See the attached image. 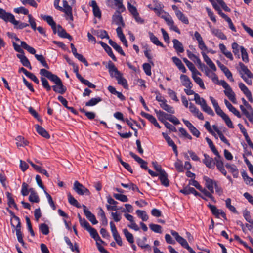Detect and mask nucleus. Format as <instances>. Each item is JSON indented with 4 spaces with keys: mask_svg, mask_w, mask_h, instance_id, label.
Listing matches in <instances>:
<instances>
[{
    "mask_svg": "<svg viewBox=\"0 0 253 253\" xmlns=\"http://www.w3.org/2000/svg\"><path fill=\"white\" fill-rule=\"evenodd\" d=\"M40 74L42 76L46 77L50 81L53 82L56 85L52 86L53 90L57 93L63 94L66 91V87L63 84L61 80L56 75L45 69H41Z\"/></svg>",
    "mask_w": 253,
    "mask_h": 253,
    "instance_id": "obj_1",
    "label": "nucleus"
},
{
    "mask_svg": "<svg viewBox=\"0 0 253 253\" xmlns=\"http://www.w3.org/2000/svg\"><path fill=\"white\" fill-rule=\"evenodd\" d=\"M6 210L12 216L10 220V224L13 228L12 231L14 232V231H15L18 242L20 243L23 246H24L25 243L23 239V234L21 231V224L20 218L18 216H16L14 213L9 210L8 208H7Z\"/></svg>",
    "mask_w": 253,
    "mask_h": 253,
    "instance_id": "obj_2",
    "label": "nucleus"
},
{
    "mask_svg": "<svg viewBox=\"0 0 253 253\" xmlns=\"http://www.w3.org/2000/svg\"><path fill=\"white\" fill-rule=\"evenodd\" d=\"M160 17L163 19L168 26H169L170 30H173L178 34H180V31L177 27L174 25V21L173 20L171 16L168 13L164 10L161 13Z\"/></svg>",
    "mask_w": 253,
    "mask_h": 253,
    "instance_id": "obj_3",
    "label": "nucleus"
},
{
    "mask_svg": "<svg viewBox=\"0 0 253 253\" xmlns=\"http://www.w3.org/2000/svg\"><path fill=\"white\" fill-rule=\"evenodd\" d=\"M73 189L80 195H89L90 194L89 190L78 181L74 182Z\"/></svg>",
    "mask_w": 253,
    "mask_h": 253,
    "instance_id": "obj_4",
    "label": "nucleus"
},
{
    "mask_svg": "<svg viewBox=\"0 0 253 253\" xmlns=\"http://www.w3.org/2000/svg\"><path fill=\"white\" fill-rule=\"evenodd\" d=\"M194 37L198 42V47L201 50L204 52L205 51H207L208 52H210L212 54H214L215 53V51L212 49H210L208 50L207 47L205 45L204 42L203 40L202 37L198 32L196 31L195 32Z\"/></svg>",
    "mask_w": 253,
    "mask_h": 253,
    "instance_id": "obj_5",
    "label": "nucleus"
},
{
    "mask_svg": "<svg viewBox=\"0 0 253 253\" xmlns=\"http://www.w3.org/2000/svg\"><path fill=\"white\" fill-rule=\"evenodd\" d=\"M0 18L6 22H9L12 24H13V22H16L15 21V17L12 14L7 12L5 10L1 8H0Z\"/></svg>",
    "mask_w": 253,
    "mask_h": 253,
    "instance_id": "obj_6",
    "label": "nucleus"
},
{
    "mask_svg": "<svg viewBox=\"0 0 253 253\" xmlns=\"http://www.w3.org/2000/svg\"><path fill=\"white\" fill-rule=\"evenodd\" d=\"M110 225L111 231L114 240L119 246H122L123 244L122 239L117 230L115 224L112 221H111L110 222Z\"/></svg>",
    "mask_w": 253,
    "mask_h": 253,
    "instance_id": "obj_7",
    "label": "nucleus"
},
{
    "mask_svg": "<svg viewBox=\"0 0 253 253\" xmlns=\"http://www.w3.org/2000/svg\"><path fill=\"white\" fill-rule=\"evenodd\" d=\"M182 121L194 136L197 138L199 137L200 131L189 121L183 119Z\"/></svg>",
    "mask_w": 253,
    "mask_h": 253,
    "instance_id": "obj_8",
    "label": "nucleus"
},
{
    "mask_svg": "<svg viewBox=\"0 0 253 253\" xmlns=\"http://www.w3.org/2000/svg\"><path fill=\"white\" fill-rule=\"evenodd\" d=\"M63 4L64 8H62V10L61 11L64 12L68 16L66 18L67 19H69L72 21L73 20V17L72 15V7L69 5L68 2L66 0H63Z\"/></svg>",
    "mask_w": 253,
    "mask_h": 253,
    "instance_id": "obj_9",
    "label": "nucleus"
},
{
    "mask_svg": "<svg viewBox=\"0 0 253 253\" xmlns=\"http://www.w3.org/2000/svg\"><path fill=\"white\" fill-rule=\"evenodd\" d=\"M239 87L243 93L245 95L249 101L251 102H253V98L252 93L248 88L242 82L238 84Z\"/></svg>",
    "mask_w": 253,
    "mask_h": 253,
    "instance_id": "obj_10",
    "label": "nucleus"
},
{
    "mask_svg": "<svg viewBox=\"0 0 253 253\" xmlns=\"http://www.w3.org/2000/svg\"><path fill=\"white\" fill-rule=\"evenodd\" d=\"M40 16L51 27L53 33L55 34L56 33V25L52 17L43 14H41Z\"/></svg>",
    "mask_w": 253,
    "mask_h": 253,
    "instance_id": "obj_11",
    "label": "nucleus"
},
{
    "mask_svg": "<svg viewBox=\"0 0 253 253\" xmlns=\"http://www.w3.org/2000/svg\"><path fill=\"white\" fill-rule=\"evenodd\" d=\"M208 207L211 210L212 213L216 217L219 218V216L221 215L223 218L226 217V214L223 211L218 210L215 206L209 204Z\"/></svg>",
    "mask_w": 253,
    "mask_h": 253,
    "instance_id": "obj_12",
    "label": "nucleus"
},
{
    "mask_svg": "<svg viewBox=\"0 0 253 253\" xmlns=\"http://www.w3.org/2000/svg\"><path fill=\"white\" fill-rule=\"evenodd\" d=\"M83 207L84 208V212L86 218L92 223V224H96L98 223V221L96 220L95 215L87 209V208L85 205H83Z\"/></svg>",
    "mask_w": 253,
    "mask_h": 253,
    "instance_id": "obj_13",
    "label": "nucleus"
},
{
    "mask_svg": "<svg viewBox=\"0 0 253 253\" xmlns=\"http://www.w3.org/2000/svg\"><path fill=\"white\" fill-rule=\"evenodd\" d=\"M204 159L203 160V163L207 167L210 169H213L215 165L214 160L207 154H204Z\"/></svg>",
    "mask_w": 253,
    "mask_h": 253,
    "instance_id": "obj_14",
    "label": "nucleus"
},
{
    "mask_svg": "<svg viewBox=\"0 0 253 253\" xmlns=\"http://www.w3.org/2000/svg\"><path fill=\"white\" fill-rule=\"evenodd\" d=\"M180 79L182 84L187 88L191 89L193 84L189 78L186 75L182 74L180 75Z\"/></svg>",
    "mask_w": 253,
    "mask_h": 253,
    "instance_id": "obj_15",
    "label": "nucleus"
},
{
    "mask_svg": "<svg viewBox=\"0 0 253 253\" xmlns=\"http://www.w3.org/2000/svg\"><path fill=\"white\" fill-rule=\"evenodd\" d=\"M116 71L117 73L116 79L118 83L122 85L125 88H127L128 87L127 81L123 77L122 73L118 70H116Z\"/></svg>",
    "mask_w": 253,
    "mask_h": 253,
    "instance_id": "obj_16",
    "label": "nucleus"
},
{
    "mask_svg": "<svg viewBox=\"0 0 253 253\" xmlns=\"http://www.w3.org/2000/svg\"><path fill=\"white\" fill-rule=\"evenodd\" d=\"M155 112L156 113L159 120L163 124L164 122H167L166 121V120H168V118H169L170 116V115H169L163 111L158 110L157 109H155Z\"/></svg>",
    "mask_w": 253,
    "mask_h": 253,
    "instance_id": "obj_17",
    "label": "nucleus"
},
{
    "mask_svg": "<svg viewBox=\"0 0 253 253\" xmlns=\"http://www.w3.org/2000/svg\"><path fill=\"white\" fill-rule=\"evenodd\" d=\"M202 56L203 57L204 61L207 63V64L209 66V67L213 71H215L216 70V67L212 60L206 54L205 52L202 51L201 52Z\"/></svg>",
    "mask_w": 253,
    "mask_h": 253,
    "instance_id": "obj_18",
    "label": "nucleus"
},
{
    "mask_svg": "<svg viewBox=\"0 0 253 253\" xmlns=\"http://www.w3.org/2000/svg\"><path fill=\"white\" fill-rule=\"evenodd\" d=\"M224 103L227 108L233 113L238 118H241V115L239 111L237 110L226 99H224Z\"/></svg>",
    "mask_w": 253,
    "mask_h": 253,
    "instance_id": "obj_19",
    "label": "nucleus"
},
{
    "mask_svg": "<svg viewBox=\"0 0 253 253\" xmlns=\"http://www.w3.org/2000/svg\"><path fill=\"white\" fill-rule=\"evenodd\" d=\"M35 127L38 134L46 139L50 138V135L49 133L42 126H39V125H35Z\"/></svg>",
    "mask_w": 253,
    "mask_h": 253,
    "instance_id": "obj_20",
    "label": "nucleus"
},
{
    "mask_svg": "<svg viewBox=\"0 0 253 253\" xmlns=\"http://www.w3.org/2000/svg\"><path fill=\"white\" fill-rule=\"evenodd\" d=\"M221 157L219 158L218 157L214 158V160L216 161V166L218 169L224 175L226 176L227 174L226 170L224 168L223 163L222 160L220 159Z\"/></svg>",
    "mask_w": 253,
    "mask_h": 253,
    "instance_id": "obj_21",
    "label": "nucleus"
},
{
    "mask_svg": "<svg viewBox=\"0 0 253 253\" xmlns=\"http://www.w3.org/2000/svg\"><path fill=\"white\" fill-rule=\"evenodd\" d=\"M159 179L161 181V184L168 187L169 186V180L168 178V174L165 171H162L161 173H159Z\"/></svg>",
    "mask_w": 253,
    "mask_h": 253,
    "instance_id": "obj_22",
    "label": "nucleus"
},
{
    "mask_svg": "<svg viewBox=\"0 0 253 253\" xmlns=\"http://www.w3.org/2000/svg\"><path fill=\"white\" fill-rule=\"evenodd\" d=\"M17 57L19 59L21 63L24 66L28 68L30 70L32 69V67L29 60L24 55V54H17Z\"/></svg>",
    "mask_w": 253,
    "mask_h": 253,
    "instance_id": "obj_23",
    "label": "nucleus"
},
{
    "mask_svg": "<svg viewBox=\"0 0 253 253\" xmlns=\"http://www.w3.org/2000/svg\"><path fill=\"white\" fill-rule=\"evenodd\" d=\"M58 28V35L59 37L63 38H67L70 41L72 40L71 36L66 32L65 29H64L62 26L60 25H57Z\"/></svg>",
    "mask_w": 253,
    "mask_h": 253,
    "instance_id": "obj_24",
    "label": "nucleus"
},
{
    "mask_svg": "<svg viewBox=\"0 0 253 253\" xmlns=\"http://www.w3.org/2000/svg\"><path fill=\"white\" fill-rule=\"evenodd\" d=\"M225 95L228 98V99L233 103H236V99L235 94L232 90L231 87L224 91Z\"/></svg>",
    "mask_w": 253,
    "mask_h": 253,
    "instance_id": "obj_25",
    "label": "nucleus"
},
{
    "mask_svg": "<svg viewBox=\"0 0 253 253\" xmlns=\"http://www.w3.org/2000/svg\"><path fill=\"white\" fill-rule=\"evenodd\" d=\"M112 20L116 24L119 26L121 25L123 27L125 26V23L123 21L122 16L120 13H117L115 12L112 17Z\"/></svg>",
    "mask_w": 253,
    "mask_h": 253,
    "instance_id": "obj_26",
    "label": "nucleus"
},
{
    "mask_svg": "<svg viewBox=\"0 0 253 253\" xmlns=\"http://www.w3.org/2000/svg\"><path fill=\"white\" fill-rule=\"evenodd\" d=\"M160 105L162 109L168 113L174 114L175 111L173 107L167 104V100L166 99H163V101H162V103H160Z\"/></svg>",
    "mask_w": 253,
    "mask_h": 253,
    "instance_id": "obj_27",
    "label": "nucleus"
},
{
    "mask_svg": "<svg viewBox=\"0 0 253 253\" xmlns=\"http://www.w3.org/2000/svg\"><path fill=\"white\" fill-rule=\"evenodd\" d=\"M183 61L185 63L188 69L191 71L192 74L194 73H196L198 75H201V74L197 70L194 64L189 61L187 58H183Z\"/></svg>",
    "mask_w": 253,
    "mask_h": 253,
    "instance_id": "obj_28",
    "label": "nucleus"
},
{
    "mask_svg": "<svg viewBox=\"0 0 253 253\" xmlns=\"http://www.w3.org/2000/svg\"><path fill=\"white\" fill-rule=\"evenodd\" d=\"M107 202L109 204L113 205L112 206L109 205H106V207L108 210L117 211L120 209L118 208L117 206H116V205L118 204V202L116 201H115L112 198H108Z\"/></svg>",
    "mask_w": 253,
    "mask_h": 253,
    "instance_id": "obj_29",
    "label": "nucleus"
},
{
    "mask_svg": "<svg viewBox=\"0 0 253 253\" xmlns=\"http://www.w3.org/2000/svg\"><path fill=\"white\" fill-rule=\"evenodd\" d=\"M212 127L214 129V131H216L218 135L220 140L225 143L228 146H230V143L228 141V140L226 139V138L224 136L222 132L218 129L217 126L215 125H213Z\"/></svg>",
    "mask_w": 253,
    "mask_h": 253,
    "instance_id": "obj_30",
    "label": "nucleus"
},
{
    "mask_svg": "<svg viewBox=\"0 0 253 253\" xmlns=\"http://www.w3.org/2000/svg\"><path fill=\"white\" fill-rule=\"evenodd\" d=\"M107 68L108 69L109 73L111 77H114L116 78L117 73L116 70L117 68L115 67L114 64L111 61L108 62Z\"/></svg>",
    "mask_w": 253,
    "mask_h": 253,
    "instance_id": "obj_31",
    "label": "nucleus"
},
{
    "mask_svg": "<svg viewBox=\"0 0 253 253\" xmlns=\"http://www.w3.org/2000/svg\"><path fill=\"white\" fill-rule=\"evenodd\" d=\"M211 33L218 38L222 40H226L227 37L219 29L214 28H211Z\"/></svg>",
    "mask_w": 253,
    "mask_h": 253,
    "instance_id": "obj_32",
    "label": "nucleus"
},
{
    "mask_svg": "<svg viewBox=\"0 0 253 253\" xmlns=\"http://www.w3.org/2000/svg\"><path fill=\"white\" fill-rule=\"evenodd\" d=\"M109 44L112 46L114 49L117 51L118 53H119L121 55L123 56H125V53L122 50L121 47L117 44V43H116L115 42L112 41L111 39L109 40Z\"/></svg>",
    "mask_w": 253,
    "mask_h": 253,
    "instance_id": "obj_33",
    "label": "nucleus"
},
{
    "mask_svg": "<svg viewBox=\"0 0 253 253\" xmlns=\"http://www.w3.org/2000/svg\"><path fill=\"white\" fill-rule=\"evenodd\" d=\"M173 47L178 53H183L184 51L182 44L177 39L172 41Z\"/></svg>",
    "mask_w": 253,
    "mask_h": 253,
    "instance_id": "obj_34",
    "label": "nucleus"
},
{
    "mask_svg": "<svg viewBox=\"0 0 253 253\" xmlns=\"http://www.w3.org/2000/svg\"><path fill=\"white\" fill-rule=\"evenodd\" d=\"M203 179L205 181V186L208 188V189L212 187H214L215 185L217 183L216 181L212 180L206 176H204Z\"/></svg>",
    "mask_w": 253,
    "mask_h": 253,
    "instance_id": "obj_35",
    "label": "nucleus"
},
{
    "mask_svg": "<svg viewBox=\"0 0 253 253\" xmlns=\"http://www.w3.org/2000/svg\"><path fill=\"white\" fill-rule=\"evenodd\" d=\"M90 233L92 238H93L97 242L99 241L101 242H103L99 237L97 231L91 226L87 230Z\"/></svg>",
    "mask_w": 253,
    "mask_h": 253,
    "instance_id": "obj_36",
    "label": "nucleus"
},
{
    "mask_svg": "<svg viewBox=\"0 0 253 253\" xmlns=\"http://www.w3.org/2000/svg\"><path fill=\"white\" fill-rule=\"evenodd\" d=\"M151 42L157 46H160L161 47H164L163 44L159 40L158 38L156 37L154 34L151 32L148 33Z\"/></svg>",
    "mask_w": 253,
    "mask_h": 253,
    "instance_id": "obj_37",
    "label": "nucleus"
},
{
    "mask_svg": "<svg viewBox=\"0 0 253 253\" xmlns=\"http://www.w3.org/2000/svg\"><path fill=\"white\" fill-rule=\"evenodd\" d=\"M201 108L203 111L207 113L208 114L212 116H214V113L213 111L210 106L207 105L206 100H203V104Z\"/></svg>",
    "mask_w": 253,
    "mask_h": 253,
    "instance_id": "obj_38",
    "label": "nucleus"
},
{
    "mask_svg": "<svg viewBox=\"0 0 253 253\" xmlns=\"http://www.w3.org/2000/svg\"><path fill=\"white\" fill-rule=\"evenodd\" d=\"M207 143L209 145V147L212 151V152L217 156L219 158H220V156L218 152V151L216 150L214 145L213 144L212 141L211 139L209 138L208 137H206L205 138Z\"/></svg>",
    "mask_w": 253,
    "mask_h": 253,
    "instance_id": "obj_39",
    "label": "nucleus"
},
{
    "mask_svg": "<svg viewBox=\"0 0 253 253\" xmlns=\"http://www.w3.org/2000/svg\"><path fill=\"white\" fill-rule=\"evenodd\" d=\"M212 5V3H218L223 8L224 10L227 12H230L231 9L229 8L226 4V3L224 2L223 0H209Z\"/></svg>",
    "mask_w": 253,
    "mask_h": 253,
    "instance_id": "obj_40",
    "label": "nucleus"
},
{
    "mask_svg": "<svg viewBox=\"0 0 253 253\" xmlns=\"http://www.w3.org/2000/svg\"><path fill=\"white\" fill-rule=\"evenodd\" d=\"M16 145L18 147H24L28 145V142L22 136H18L16 138Z\"/></svg>",
    "mask_w": 253,
    "mask_h": 253,
    "instance_id": "obj_41",
    "label": "nucleus"
},
{
    "mask_svg": "<svg viewBox=\"0 0 253 253\" xmlns=\"http://www.w3.org/2000/svg\"><path fill=\"white\" fill-rule=\"evenodd\" d=\"M64 239L66 243L69 246L70 248L73 252L76 251L78 253H79V247L77 243H75L74 245L73 246V244L72 243V242H71L70 240L68 237H65Z\"/></svg>",
    "mask_w": 253,
    "mask_h": 253,
    "instance_id": "obj_42",
    "label": "nucleus"
},
{
    "mask_svg": "<svg viewBox=\"0 0 253 253\" xmlns=\"http://www.w3.org/2000/svg\"><path fill=\"white\" fill-rule=\"evenodd\" d=\"M35 57L36 59L39 61L42 65L45 68L49 69V66L45 61V58L42 55L35 54Z\"/></svg>",
    "mask_w": 253,
    "mask_h": 253,
    "instance_id": "obj_43",
    "label": "nucleus"
},
{
    "mask_svg": "<svg viewBox=\"0 0 253 253\" xmlns=\"http://www.w3.org/2000/svg\"><path fill=\"white\" fill-rule=\"evenodd\" d=\"M197 73H194L192 74V77L194 81L200 87L204 89L205 88L204 82L203 80L199 77L196 76Z\"/></svg>",
    "mask_w": 253,
    "mask_h": 253,
    "instance_id": "obj_44",
    "label": "nucleus"
},
{
    "mask_svg": "<svg viewBox=\"0 0 253 253\" xmlns=\"http://www.w3.org/2000/svg\"><path fill=\"white\" fill-rule=\"evenodd\" d=\"M178 19L185 24H189V20L187 17L181 11L175 15Z\"/></svg>",
    "mask_w": 253,
    "mask_h": 253,
    "instance_id": "obj_45",
    "label": "nucleus"
},
{
    "mask_svg": "<svg viewBox=\"0 0 253 253\" xmlns=\"http://www.w3.org/2000/svg\"><path fill=\"white\" fill-rule=\"evenodd\" d=\"M102 101V98L97 97L96 98H91L88 102H86L85 103V106H93L97 104H98L99 102H101Z\"/></svg>",
    "mask_w": 253,
    "mask_h": 253,
    "instance_id": "obj_46",
    "label": "nucleus"
},
{
    "mask_svg": "<svg viewBox=\"0 0 253 253\" xmlns=\"http://www.w3.org/2000/svg\"><path fill=\"white\" fill-rule=\"evenodd\" d=\"M166 141H167L169 146H170L172 148V149L173 150L174 154L177 156L178 155V151H177V146L174 143V141L171 139V138L170 137H169V138L167 137Z\"/></svg>",
    "mask_w": 253,
    "mask_h": 253,
    "instance_id": "obj_47",
    "label": "nucleus"
},
{
    "mask_svg": "<svg viewBox=\"0 0 253 253\" xmlns=\"http://www.w3.org/2000/svg\"><path fill=\"white\" fill-rule=\"evenodd\" d=\"M21 42V46L23 47L24 49L27 50L30 53L32 54H36V50L32 47H31L29 45H28L25 42L20 41Z\"/></svg>",
    "mask_w": 253,
    "mask_h": 253,
    "instance_id": "obj_48",
    "label": "nucleus"
},
{
    "mask_svg": "<svg viewBox=\"0 0 253 253\" xmlns=\"http://www.w3.org/2000/svg\"><path fill=\"white\" fill-rule=\"evenodd\" d=\"M15 21L16 22H13L12 24H13L14 28L17 29H22L29 25L28 23L22 22L16 19H15Z\"/></svg>",
    "mask_w": 253,
    "mask_h": 253,
    "instance_id": "obj_49",
    "label": "nucleus"
},
{
    "mask_svg": "<svg viewBox=\"0 0 253 253\" xmlns=\"http://www.w3.org/2000/svg\"><path fill=\"white\" fill-rule=\"evenodd\" d=\"M123 232L128 242L131 244L134 243V238L133 235L130 233L127 229H124Z\"/></svg>",
    "mask_w": 253,
    "mask_h": 253,
    "instance_id": "obj_50",
    "label": "nucleus"
},
{
    "mask_svg": "<svg viewBox=\"0 0 253 253\" xmlns=\"http://www.w3.org/2000/svg\"><path fill=\"white\" fill-rule=\"evenodd\" d=\"M240 49L241 50L242 60L245 63H248L249 59L246 49L242 46L240 47Z\"/></svg>",
    "mask_w": 253,
    "mask_h": 253,
    "instance_id": "obj_51",
    "label": "nucleus"
},
{
    "mask_svg": "<svg viewBox=\"0 0 253 253\" xmlns=\"http://www.w3.org/2000/svg\"><path fill=\"white\" fill-rule=\"evenodd\" d=\"M136 213L138 216L140 217L143 221H146L148 219V216L144 211L137 210Z\"/></svg>",
    "mask_w": 253,
    "mask_h": 253,
    "instance_id": "obj_52",
    "label": "nucleus"
},
{
    "mask_svg": "<svg viewBox=\"0 0 253 253\" xmlns=\"http://www.w3.org/2000/svg\"><path fill=\"white\" fill-rule=\"evenodd\" d=\"M45 77L42 76L41 77V81L42 82V84L43 87L47 91H49L51 90V87L49 85L48 82L47 80L45 78Z\"/></svg>",
    "mask_w": 253,
    "mask_h": 253,
    "instance_id": "obj_53",
    "label": "nucleus"
},
{
    "mask_svg": "<svg viewBox=\"0 0 253 253\" xmlns=\"http://www.w3.org/2000/svg\"><path fill=\"white\" fill-rule=\"evenodd\" d=\"M141 115L148 119L153 124L157 121L156 118L151 114L145 113L143 111L141 112Z\"/></svg>",
    "mask_w": 253,
    "mask_h": 253,
    "instance_id": "obj_54",
    "label": "nucleus"
},
{
    "mask_svg": "<svg viewBox=\"0 0 253 253\" xmlns=\"http://www.w3.org/2000/svg\"><path fill=\"white\" fill-rule=\"evenodd\" d=\"M79 78L80 79L79 80L82 83L84 84L85 85L88 86V87L91 88H95L96 87V85L90 83L88 80L84 79L82 76H80Z\"/></svg>",
    "mask_w": 253,
    "mask_h": 253,
    "instance_id": "obj_55",
    "label": "nucleus"
},
{
    "mask_svg": "<svg viewBox=\"0 0 253 253\" xmlns=\"http://www.w3.org/2000/svg\"><path fill=\"white\" fill-rule=\"evenodd\" d=\"M39 229L43 235L49 234V230L48 226L45 223H42L39 226Z\"/></svg>",
    "mask_w": 253,
    "mask_h": 253,
    "instance_id": "obj_56",
    "label": "nucleus"
},
{
    "mask_svg": "<svg viewBox=\"0 0 253 253\" xmlns=\"http://www.w3.org/2000/svg\"><path fill=\"white\" fill-rule=\"evenodd\" d=\"M149 227L151 230L156 233H161L162 232V227L159 225L152 223L149 225Z\"/></svg>",
    "mask_w": 253,
    "mask_h": 253,
    "instance_id": "obj_57",
    "label": "nucleus"
},
{
    "mask_svg": "<svg viewBox=\"0 0 253 253\" xmlns=\"http://www.w3.org/2000/svg\"><path fill=\"white\" fill-rule=\"evenodd\" d=\"M242 176L247 184H253L252 183L253 182V179L250 177L245 171H244L242 173Z\"/></svg>",
    "mask_w": 253,
    "mask_h": 253,
    "instance_id": "obj_58",
    "label": "nucleus"
},
{
    "mask_svg": "<svg viewBox=\"0 0 253 253\" xmlns=\"http://www.w3.org/2000/svg\"><path fill=\"white\" fill-rule=\"evenodd\" d=\"M114 197L117 200H120L123 202H126L128 201V198L125 195L121 194H114Z\"/></svg>",
    "mask_w": 253,
    "mask_h": 253,
    "instance_id": "obj_59",
    "label": "nucleus"
},
{
    "mask_svg": "<svg viewBox=\"0 0 253 253\" xmlns=\"http://www.w3.org/2000/svg\"><path fill=\"white\" fill-rule=\"evenodd\" d=\"M243 215L245 220L250 223L253 224V220L251 219L250 212L247 210L243 211Z\"/></svg>",
    "mask_w": 253,
    "mask_h": 253,
    "instance_id": "obj_60",
    "label": "nucleus"
},
{
    "mask_svg": "<svg viewBox=\"0 0 253 253\" xmlns=\"http://www.w3.org/2000/svg\"><path fill=\"white\" fill-rule=\"evenodd\" d=\"M174 166L179 172H182L184 171V167L182 162L181 160L177 159L174 163Z\"/></svg>",
    "mask_w": 253,
    "mask_h": 253,
    "instance_id": "obj_61",
    "label": "nucleus"
},
{
    "mask_svg": "<svg viewBox=\"0 0 253 253\" xmlns=\"http://www.w3.org/2000/svg\"><path fill=\"white\" fill-rule=\"evenodd\" d=\"M240 46L236 43L233 42L232 44V48L233 49V52L235 55L237 56L238 58H240L239 54V48Z\"/></svg>",
    "mask_w": 253,
    "mask_h": 253,
    "instance_id": "obj_62",
    "label": "nucleus"
},
{
    "mask_svg": "<svg viewBox=\"0 0 253 253\" xmlns=\"http://www.w3.org/2000/svg\"><path fill=\"white\" fill-rule=\"evenodd\" d=\"M14 11L16 13H22L24 15H27L28 16V14H29L28 10L24 7L16 8L14 9Z\"/></svg>",
    "mask_w": 253,
    "mask_h": 253,
    "instance_id": "obj_63",
    "label": "nucleus"
},
{
    "mask_svg": "<svg viewBox=\"0 0 253 253\" xmlns=\"http://www.w3.org/2000/svg\"><path fill=\"white\" fill-rule=\"evenodd\" d=\"M143 69L145 74L148 76L151 75V67L149 63H144L143 64Z\"/></svg>",
    "mask_w": 253,
    "mask_h": 253,
    "instance_id": "obj_64",
    "label": "nucleus"
}]
</instances>
